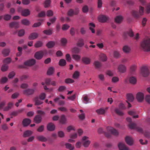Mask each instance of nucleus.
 <instances>
[{
	"mask_svg": "<svg viewBox=\"0 0 150 150\" xmlns=\"http://www.w3.org/2000/svg\"><path fill=\"white\" fill-rule=\"evenodd\" d=\"M36 91V88H34L32 89L28 88L23 91V93L27 95H30L33 94Z\"/></svg>",
	"mask_w": 150,
	"mask_h": 150,
	"instance_id": "1a4fd4ad",
	"label": "nucleus"
},
{
	"mask_svg": "<svg viewBox=\"0 0 150 150\" xmlns=\"http://www.w3.org/2000/svg\"><path fill=\"white\" fill-rule=\"evenodd\" d=\"M123 17L121 16H117L115 19V21L117 23H120L122 21Z\"/></svg>",
	"mask_w": 150,
	"mask_h": 150,
	"instance_id": "7c9ffc66",
	"label": "nucleus"
},
{
	"mask_svg": "<svg viewBox=\"0 0 150 150\" xmlns=\"http://www.w3.org/2000/svg\"><path fill=\"white\" fill-rule=\"evenodd\" d=\"M74 15V11L72 9L69 10L67 12V15L69 16H72Z\"/></svg>",
	"mask_w": 150,
	"mask_h": 150,
	"instance_id": "338daca9",
	"label": "nucleus"
},
{
	"mask_svg": "<svg viewBox=\"0 0 150 150\" xmlns=\"http://www.w3.org/2000/svg\"><path fill=\"white\" fill-rule=\"evenodd\" d=\"M98 19L100 22L104 23L106 22L108 19V18L106 16L100 15L98 17Z\"/></svg>",
	"mask_w": 150,
	"mask_h": 150,
	"instance_id": "2eb2a0df",
	"label": "nucleus"
},
{
	"mask_svg": "<svg viewBox=\"0 0 150 150\" xmlns=\"http://www.w3.org/2000/svg\"><path fill=\"white\" fill-rule=\"evenodd\" d=\"M126 120L127 121L130 123L128 126L129 128L131 129H135L137 131L139 132L143 133V132L142 129L139 127L137 126L135 123H132V119L130 117H127Z\"/></svg>",
	"mask_w": 150,
	"mask_h": 150,
	"instance_id": "7ed1b4c3",
	"label": "nucleus"
},
{
	"mask_svg": "<svg viewBox=\"0 0 150 150\" xmlns=\"http://www.w3.org/2000/svg\"><path fill=\"white\" fill-rule=\"evenodd\" d=\"M54 69L53 68L51 67L49 68L47 71V74L49 75H52L54 72Z\"/></svg>",
	"mask_w": 150,
	"mask_h": 150,
	"instance_id": "de8ad7c7",
	"label": "nucleus"
},
{
	"mask_svg": "<svg viewBox=\"0 0 150 150\" xmlns=\"http://www.w3.org/2000/svg\"><path fill=\"white\" fill-rule=\"evenodd\" d=\"M127 100L126 102L128 103V107L130 108L132 106L129 102H132L134 99V97L133 95L132 94H128L127 96Z\"/></svg>",
	"mask_w": 150,
	"mask_h": 150,
	"instance_id": "9b49d317",
	"label": "nucleus"
},
{
	"mask_svg": "<svg viewBox=\"0 0 150 150\" xmlns=\"http://www.w3.org/2000/svg\"><path fill=\"white\" fill-rule=\"evenodd\" d=\"M10 50L8 49H4L2 51V53L4 56H7L8 55L10 52Z\"/></svg>",
	"mask_w": 150,
	"mask_h": 150,
	"instance_id": "72a5a7b5",
	"label": "nucleus"
},
{
	"mask_svg": "<svg viewBox=\"0 0 150 150\" xmlns=\"http://www.w3.org/2000/svg\"><path fill=\"white\" fill-rule=\"evenodd\" d=\"M37 139L39 141L45 142L47 140V139L43 135H39L36 137Z\"/></svg>",
	"mask_w": 150,
	"mask_h": 150,
	"instance_id": "bb28decb",
	"label": "nucleus"
},
{
	"mask_svg": "<svg viewBox=\"0 0 150 150\" xmlns=\"http://www.w3.org/2000/svg\"><path fill=\"white\" fill-rule=\"evenodd\" d=\"M144 12V7L140 6L139 7V10L138 11L136 10H133L132 11V14L133 16L135 18H139L143 15Z\"/></svg>",
	"mask_w": 150,
	"mask_h": 150,
	"instance_id": "20e7f679",
	"label": "nucleus"
},
{
	"mask_svg": "<svg viewBox=\"0 0 150 150\" xmlns=\"http://www.w3.org/2000/svg\"><path fill=\"white\" fill-rule=\"evenodd\" d=\"M145 11L147 13H150V4H147L146 6Z\"/></svg>",
	"mask_w": 150,
	"mask_h": 150,
	"instance_id": "603ef678",
	"label": "nucleus"
},
{
	"mask_svg": "<svg viewBox=\"0 0 150 150\" xmlns=\"http://www.w3.org/2000/svg\"><path fill=\"white\" fill-rule=\"evenodd\" d=\"M47 128L48 131H53L55 129V126L53 123L50 122L48 124Z\"/></svg>",
	"mask_w": 150,
	"mask_h": 150,
	"instance_id": "aec40b11",
	"label": "nucleus"
},
{
	"mask_svg": "<svg viewBox=\"0 0 150 150\" xmlns=\"http://www.w3.org/2000/svg\"><path fill=\"white\" fill-rule=\"evenodd\" d=\"M94 64L96 68H99L102 66L101 63L97 61H95L94 63Z\"/></svg>",
	"mask_w": 150,
	"mask_h": 150,
	"instance_id": "ea45409f",
	"label": "nucleus"
},
{
	"mask_svg": "<svg viewBox=\"0 0 150 150\" xmlns=\"http://www.w3.org/2000/svg\"><path fill=\"white\" fill-rule=\"evenodd\" d=\"M123 36L125 37L128 36L133 37L134 36V33L132 30H129L128 31H126L123 33Z\"/></svg>",
	"mask_w": 150,
	"mask_h": 150,
	"instance_id": "4468645a",
	"label": "nucleus"
},
{
	"mask_svg": "<svg viewBox=\"0 0 150 150\" xmlns=\"http://www.w3.org/2000/svg\"><path fill=\"white\" fill-rule=\"evenodd\" d=\"M66 121L67 118L64 115H61L59 119L60 123L62 124H64L66 123Z\"/></svg>",
	"mask_w": 150,
	"mask_h": 150,
	"instance_id": "a878e982",
	"label": "nucleus"
},
{
	"mask_svg": "<svg viewBox=\"0 0 150 150\" xmlns=\"http://www.w3.org/2000/svg\"><path fill=\"white\" fill-rule=\"evenodd\" d=\"M11 18V16L8 14H5L4 16V19L5 21H9Z\"/></svg>",
	"mask_w": 150,
	"mask_h": 150,
	"instance_id": "6e6d98bb",
	"label": "nucleus"
},
{
	"mask_svg": "<svg viewBox=\"0 0 150 150\" xmlns=\"http://www.w3.org/2000/svg\"><path fill=\"white\" fill-rule=\"evenodd\" d=\"M82 61L83 63L86 64H88L91 62V59L87 57H84L82 59Z\"/></svg>",
	"mask_w": 150,
	"mask_h": 150,
	"instance_id": "c756f323",
	"label": "nucleus"
},
{
	"mask_svg": "<svg viewBox=\"0 0 150 150\" xmlns=\"http://www.w3.org/2000/svg\"><path fill=\"white\" fill-rule=\"evenodd\" d=\"M122 49L124 52L126 53H129L130 51V48L129 47L126 45L124 46Z\"/></svg>",
	"mask_w": 150,
	"mask_h": 150,
	"instance_id": "c9c22d12",
	"label": "nucleus"
},
{
	"mask_svg": "<svg viewBox=\"0 0 150 150\" xmlns=\"http://www.w3.org/2000/svg\"><path fill=\"white\" fill-rule=\"evenodd\" d=\"M73 58L75 60L78 61L80 59V56L79 55L74 54L72 55Z\"/></svg>",
	"mask_w": 150,
	"mask_h": 150,
	"instance_id": "5fc2aeb1",
	"label": "nucleus"
},
{
	"mask_svg": "<svg viewBox=\"0 0 150 150\" xmlns=\"http://www.w3.org/2000/svg\"><path fill=\"white\" fill-rule=\"evenodd\" d=\"M34 101L35 102V105L36 106L40 105L43 103V102L40 100L38 96H36L34 98Z\"/></svg>",
	"mask_w": 150,
	"mask_h": 150,
	"instance_id": "dca6fc26",
	"label": "nucleus"
},
{
	"mask_svg": "<svg viewBox=\"0 0 150 150\" xmlns=\"http://www.w3.org/2000/svg\"><path fill=\"white\" fill-rule=\"evenodd\" d=\"M21 23L23 25L28 26L30 23V21L27 19H23L21 21Z\"/></svg>",
	"mask_w": 150,
	"mask_h": 150,
	"instance_id": "f704fd0d",
	"label": "nucleus"
},
{
	"mask_svg": "<svg viewBox=\"0 0 150 150\" xmlns=\"http://www.w3.org/2000/svg\"><path fill=\"white\" fill-rule=\"evenodd\" d=\"M70 27V26L68 25L65 24H63L62 27V29L63 30H68Z\"/></svg>",
	"mask_w": 150,
	"mask_h": 150,
	"instance_id": "4d7b16f0",
	"label": "nucleus"
},
{
	"mask_svg": "<svg viewBox=\"0 0 150 150\" xmlns=\"http://www.w3.org/2000/svg\"><path fill=\"white\" fill-rule=\"evenodd\" d=\"M60 98L57 97L54 99V101L55 103H57L58 104L60 105H63L64 104L65 102L63 100H59Z\"/></svg>",
	"mask_w": 150,
	"mask_h": 150,
	"instance_id": "393cba45",
	"label": "nucleus"
},
{
	"mask_svg": "<svg viewBox=\"0 0 150 150\" xmlns=\"http://www.w3.org/2000/svg\"><path fill=\"white\" fill-rule=\"evenodd\" d=\"M140 49L144 52H149L150 51V38H144L141 42Z\"/></svg>",
	"mask_w": 150,
	"mask_h": 150,
	"instance_id": "f03ea898",
	"label": "nucleus"
},
{
	"mask_svg": "<svg viewBox=\"0 0 150 150\" xmlns=\"http://www.w3.org/2000/svg\"><path fill=\"white\" fill-rule=\"evenodd\" d=\"M118 69L120 72L124 73L126 70V67L125 65L123 64H120L119 66Z\"/></svg>",
	"mask_w": 150,
	"mask_h": 150,
	"instance_id": "b1692460",
	"label": "nucleus"
},
{
	"mask_svg": "<svg viewBox=\"0 0 150 150\" xmlns=\"http://www.w3.org/2000/svg\"><path fill=\"white\" fill-rule=\"evenodd\" d=\"M88 138L86 136H84L82 138V143L84 147H88L91 143V141L87 140Z\"/></svg>",
	"mask_w": 150,
	"mask_h": 150,
	"instance_id": "9d476101",
	"label": "nucleus"
},
{
	"mask_svg": "<svg viewBox=\"0 0 150 150\" xmlns=\"http://www.w3.org/2000/svg\"><path fill=\"white\" fill-rule=\"evenodd\" d=\"M13 104L11 102L8 103L7 106L3 108V110L4 111H8L10 110L13 106Z\"/></svg>",
	"mask_w": 150,
	"mask_h": 150,
	"instance_id": "412c9836",
	"label": "nucleus"
},
{
	"mask_svg": "<svg viewBox=\"0 0 150 150\" xmlns=\"http://www.w3.org/2000/svg\"><path fill=\"white\" fill-rule=\"evenodd\" d=\"M53 13L52 11L51 10H49L47 11L46 15L48 17H50L53 15Z\"/></svg>",
	"mask_w": 150,
	"mask_h": 150,
	"instance_id": "680f3d73",
	"label": "nucleus"
},
{
	"mask_svg": "<svg viewBox=\"0 0 150 150\" xmlns=\"http://www.w3.org/2000/svg\"><path fill=\"white\" fill-rule=\"evenodd\" d=\"M55 45V43L53 41H50L48 42L46 45L48 48L53 47Z\"/></svg>",
	"mask_w": 150,
	"mask_h": 150,
	"instance_id": "e433bc0d",
	"label": "nucleus"
},
{
	"mask_svg": "<svg viewBox=\"0 0 150 150\" xmlns=\"http://www.w3.org/2000/svg\"><path fill=\"white\" fill-rule=\"evenodd\" d=\"M83 40L81 38L76 43V45L79 47H82L84 45Z\"/></svg>",
	"mask_w": 150,
	"mask_h": 150,
	"instance_id": "473e14b6",
	"label": "nucleus"
},
{
	"mask_svg": "<svg viewBox=\"0 0 150 150\" xmlns=\"http://www.w3.org/2000/svg\"><path fill=\"white\" fill-rule=\"evenodd\" d=\"M18 11L21 12L22 16H27L30 14V11L28 9H23L21 7L18 8Z\"/></svg>",
	"mask_w": 150,
	"mask_h": 150,
	"instance_id": "6e6552de",
	"label": "nucleus"
},
{
	"mask_svg": "<svg viewBox=\"0 0 150 150\" xmlns=\"http://www.w3.org/2000/svg\"><path fill=\"white\" fill-rule=\"evenodd\" d=\"M113 55L114 57L116 58H119L120 57L119 52L116 50H115L114 51Z\"/></svg>",
	"mask_w": 150,
	"mask_h": 150,
	"instance_id": "79ce46f5",
	"label": "nucleus"
},
{
	"mask_svg": "<svg viewBox=\"0 0 150 150\" xmlns=\"http://www.w3.org/2000/svg\"><path fill=\"white\" fill-rule=\"evenodd\" d=\"M107 132H105L102 127L99 128L98 129V132L99 134H104L106 137L108 138L111 137L112 135L117 136L119 134V132L115 129L111 127L108 126L106 127Z\"/></svg>",
	"mask_w": 150,
	"mask_h": 150,
	"instance_id": "f257e3e1",
	"label": "nucleus"
},
{
	"mask_svg": "<svg viewBox=\"0 0 150 150\" xmlns=\"http://www.w3.org/2000/svg\"><path fill=\"white\" fill-rule=\"evenodd\" d=\"M129 80L130 83L132 84H135L137 82L136 79L134 77H130Z\"/></svg>",
	"mask_w": 150,
	"mask_h": 150,
	"instance_id": "58836bf2",
	"label": "nucleus"
},
{
	"mask_svg": "<svg viewBox=\"0 0 150 150\" xmlns=\"http://www.w3.org/2000/svg\"><path fill=\"white\" fill-rule=\"evenodd\" d=\"M135 112L133 111H129L128 112V113L129 115L133 116V117L134 118H137L138 117V115H134L135 114Z\"/></svg>",
	"mask_w": 150,
	"mask_h": 150,
	"instance_id": "c03bdc74",
	"label": "nucleus"
},
{
	"mask_svg": "<svg viewBox=\"0 0 150 150\" xmlns=\"http://www.w3.org/2000/svg\"><path fill=\"white\" fill-rule=\"evenodd\" d=\"M9 26L10 28H18L19 27V24L18 22H12L9 24Z\"/></svg>",
	"mask_w": 150,
	"mask_h": 150,
	"instance_id": "5701e85b",
	"label": "nucleus"
},
{
	"mask_svg": "<svg viewBox=\"0 0 150 150\" xmlns=\"http://www.w3.org/2000/svg\"><path fill=\"white\" fill-rule=\"evenodd\" d=\"M25 30L23 29L20 30L18 32V35L19 37L23 36L25 34Z\"/></svg>",
	"mask_w": 150,
	"mask_h": 150,
	"instance_id": "bf43d9fd",
	"label": "nucleus"
},
{
	"mask_svg": "<svg viewBox=\"0 0 150 150\" xmlns=\"http://www.w3.org/2000/svg\"><path fill=\"white\" fill-rule=\"evenodd\" d=\"M83 102L85 104H87L90 103L89 99L86 96H84L83 98Z\"/></svg>",
	"mask_w": 150,
	"mask_h": 150,
	"instance_id": "37998d69",
	"label": "nucleus"
},
{
	"mask_svg": "<svg viewBox=\"0 0 150 150\" xmlns=\"http://www.w3.org/2000/svg\"><path fill=\"white\" fill-rule=\"evenodd\" d=\"M67 42V41L66 38H62L61 40V44L63 46H65Z\"/></svg>",
	"mask_w": 150,
	"mask_h": 150,
	"instance_id": "a19ab883",
	"label": "nucleus"
},
{
	"mask_svg": "<svg viewBox=\"0 0 150 150\" xmlns=\"http://www.w3.org/2000/svg\"><path fill=\"white\" fill-rule=\"evenodd\" d=\"M31 122V121L30 119L25 118L23 120L22 123L24 127H26L30 124Z\"/></svg>",
	"mask_w": 150,
	"mask_h": 150,
	"instance_id": "cd10ccee",
	"label": "nucleus"
},
{
	"mask_svg": "<svg viewBox=\"0 0 150 150\" xmlns=\"http://www.w3.org/2000/svg\"><path fill=\"white\" fill-rule=\"evenodd\" d=\"M42 45V43L41 41H38L35 45V46L36 48L41 47Z\"/></svg>",
	"mask_w": 150,
	"mask_h": 150,
	"instance_id": "8fccbe9b",
	"label": "nucleus"
},
{
	"mask_svg": "<svg viewBox=\"0 0 150 150\" xmlns=\"http://www.w3.org/2000/svg\"><path fill=\"white\" fill-rule=\"evenodd\" d=\"M43 32L45 34L48 35H51L52 33V30L50 29L44 30Z\"/></svg>",
	"mask_w": 150,
	"mask_h": 150,
	"instance_id": "052dcab7",
	"label": "nucleus"
},
{
	"mask_svg": "<svg viewBox=\"0 0 150 150\" xmlns=\"http://www.w3.org/2000/svg\"><path fill=\"white\" fill-rule=\"evenodd\" d=\"M125 140L127 143L129 145H132L133 143V138L130 137H127L125 138Z\"/></svg>",
	"mask_w": 150,
	"mask_h": 150,
	"instance_id": "6ab92c4d",
	"label": "nucleus"
},
{
	"mask_svg": "<svg viewBox=\"0 0 150 150\" xmlns=\"http://www.w3.org/2000/svg\"><path fill=\"white\" fill-rule=\"evenodd\" d=\"M79 75V72L77 71H75L73 75V78L76 79L77 78Z\"/></svg>",
	"mask_w": 150,
	"mask_h": 150,
	"instance_id": "13d9d810",
	"label": "nucleus"
},
{
	"mask_svg": "<svg viewBox=\"0 0 150 150\" xmlns=\"http://www.w3.org/2000/svg\"><path fill=\"white\" fill-rule=\"evenodd\" d=\"M47 51L46 50L40 51L37 52L35 54V57L37 59H40L42 58L44 54H47Z\"/></svg>",
	"mask_w": 150,
	"mask_h": 150,
	"instance_id": "39448f33",
	"label": "nucleus"
},
{
	"mask_svg": "<svg viewBox=\"0 0 150 150\" xmlns=\"http://www.w3.org/2000/svg\"><path fill=\"white\" fill-rule=\"evenodd\" d=\"M8 79L6 77H4L1 79L0 82L1 83H6L8 81Z\"/></svg>",
	"mask_w": 150,
	"mask_h": 150,
	"instance_id": "0e129e2a",
	"label": "nucleus"
},
{
	"mask_svg": "<svg viewBox=\"0 0 150 150\" xmlns=\"http://www.w3.org/2000/svg\"><path fill=\"white\" fill-rule=\"evenodd\" d=\"M66 147L67 148L69 149L70 150H73L74 149V146L69 143L65 144Z\"/></svg>",
	"mask_w": 150,
	"mask_h": 150,
	"instance_id": "09e8293b",
	"label": "nucleus"
},
{
	"mask_svg": "<svg viewBox=\"0 0 150 150\" xmlns=\"http://www.w3.org/2000/svg\"><path fill=\"white\" fill-rule=\"evenodd\" d=\"M51 3L50 0H46L45 2V8L49 7Z\"/></svg>",
	"mask_w": 150,
	"mask_h": 150,
	"instance_id": "69168bd1",
	"label": "nucleus"
},
{
	"mask_svg": "<svg viewBox=\"0 0 150 150\" xmlns=\"http://www.w3.org/2000/svg\"><path fill=\"white\" fill-rule=\"evenodd\" d=\"M141 74L144 77L148 76L149 74V71L148 67L146 66L142 67L141 69Z\"/></svg>",
	"mask_w": 150,
	"mask_h": 150,
	"instance_id": "0eeeda50",
	"label": "nucleus"
},
{
	"mask_svg": "<svg viewBox=\"0 0 150 150\" xmlns=\"http://www.w3.org/2000/svg\"><path fill=\"white\" fill-rule=\"evenodd\" d=\"M77 31V29H75L74 28H71L70 30V33L72 36L74 35L75 34V32Z\"/></svg>",
	"mask_w": 150,
	"mask_h": 150,
	"instance_id": "864d4df0",
	"label": "nucleus"
},
{
	"mask_svg": "<svg viewBox=\"0 0 150 150\" xmlns=\"http://www.w3.org/2000/svg\"><path fill=\"white\" fill-rule=\"evenodd\" d=\"M42 120L41 116L39 115H36L34 118V122L37 123H40Z\"/></svg>",
	"mask_w": 150,
	"mask_h": 150,
	"instance_id": "c85d7f7f",
	"label": "nucleus"
},
{
	"mask_svg": "<svg viewBox=\"0 0 150 150\" xmlns=\"http://www.w3.org/2000/svg\"><path fill=\"white\" fill-rule=\"evenodd\" d=\"M119 109L116 108L115 110V112L118 115L120 116H122L123 115V112L120 110V109L123 110L126 108V107L122 103H120L119 105Z\"/></svg>",
	"mask_w": 150,
	"mask_h": 150,
	"instance_id": "423d86ee",
	"label": "nucleus"
},
{
	"mask_svg": "<svg viewBox=\"0 0 150 150\" xmlns=\"http://www.w3.org/2000/svg\"><path fill=\"white\" fill-rule=\"evenodd\" d=\"M38 34L36 33H31L29 38H37L39 37Z\"/></svg>",
	"mask_w": 150,
	"mask_h": 150,
	"instance_id": "e2e57ef3",
	"label": "nucleus"
},
{
	"mask_svg": "<svg viewBox=\"0 0 150 150\" xmlns=\"http://www.w3.org/2000/svg\"><path fill=\"white\" fill-rule=\"evenodd\" d=\"M107 109V108L105 109L100 108L97 110H96V112L99 115H104L105 114Z\"/></svg>",
	"mask_w": 150,
	"mask_h": 150,
	"instance_id": "a211bd4d",
	"label": "nucleus"
},
{
	"mask_svg": "<svg viewBox=\"0 0 150 150\" xmlns=\"http://www.w3.org/2000/svg\"><path fill=\"white\" fill-rule=\"evenodd\" d=\"M88 27L92 33H95V28L96 27L95 24L93 23H90L88 24Z\"/></svg>",
	"mask_w": 150,
	"mask_h": 150,
	"instance_id": "4be33fe9",
	"label": "nucleus"
},
{
	"mask_svg": "<svg viewBox=\"0 0 150 150\" xmlns=\"http://www.w3.org/2000/svg\"><path fill=\"white\" fill-rule=\"evenodd\" d=\"M100 60L103 61H105L107 60V58L106 56L104 54H101L100 55Z\"/></svg>",
	"mask_w": 150,
	"mask_h": 150,
	"instance_id": "4c0bfd02",
	"label": "nucleus"
},
{
	"mask_svg": "<svg viewBox=\"0 0 150 150\" xmlns=\"http://www.w3.org/2000/svg\"><path fill=\"white\" fill-rule=\"evenodd\" d=\"M35 62V60L34 59H32L25 62L24 64L26 66H31L34 65Z\"/></svg>",
	"mask_w": 150,
	"mask_h": 150,
	"instance_id": "f8f14e48",
	"label": "nucleus"
},
{
	"mask_svg": "<svg viewBox=\"0 0 150 150\" xmlns=\"http://www.w3.org/2000/svg\"><path fill=\"white\" fill-rule=\"evenodd\" d=\"M33 132L30 130H27L23 134V137H24L30 136L32 134Z\"/></svg>",
	"mask_w": 150,
	"mask_h": 150,
	"instance_id": "2f4dec72",
	"label": "nucleus"
},
{
	"mask_svg": "<svg viewBox=\"0 0 150 150\" xmlns=\"http://www.w3.org/2000/svg\"><path fill=\"white\" fill-rule=\"evenodd\" d=\"M73 52L76 54L79 53L80 51V49L78 47H75L73 49Z\"/></svg>",
	"mask_w": 150,
	"mask_h": 150,
	"instance_id": "774afa93",
	"label": "nucleus"
},
{
	"mask_svg": "<svg viewBox=\"0 0 150 150\" xmlns=\"http://www.w3.org/2000/svg\"><path fill=\"white\" fill-rule=\"evenodd\" d=\"M46 95L44 93H41L39 96V98L42 100H44L46 98Z\"/></svg>",
	"mask_w": 150,
	"mask_h": 150,
	"instance_id": "49530a36",
	"label": "nucleus"
},
{
	"mask_svg": "<svg viewBox=\"0 0 150 150\" xmlns=\"http://www.w3.org/2000/svg\"><path fill=\"white\" fill-rule=\"evenodd\" d=\"M136 98L139 102H142L144 99L143 94L141 92L138 93L137 94Z\"/></svg>",
	"mask_w": 150,
	"mask_h": 150,
	"instance_id": "ddd939ff",
	"label": "nucleus"
},
{
	"mask_svg": "<svg viewBox=\"0 0 150 150\" xmlns=\"http://www.w3.org/2000/svg\"><path fill=\"white\" fill-rule=\"evenodd\" d=\"M8 66L7 64H4L1 67V70L2 71H5L7 70Z\"/></svg>",
	"mask_w": 150,
	"mask_h": 150,
	"instance_id": "a18cd8bd",
	"label": "nucleus"
},
{
	"mask_svg": "<svg viewBox=\"0 0 150 150\" xmlns=\"http://www.w3.org/2000/svg\"><path fill=\"white\" fill-rule=\"evenodd\" d=\"M118 146L120 150H129V149L122 142L118 144Z\"/></svg>",
	"mask_w": 150,
	"mask_h": 150,
	"instance_id": "f3484780",
	"label": "nucleus"
},
{
	"mask_svg": "<svg viewBox=\"0 0 150 150\" xmlns=\"http://www.w3.org/2000/svg\"><path fill=\"white\" fill-rule=\"evenodd\" d=\"M66 63V60L63 59H60L59 61V65L61 66H65Z\"/></svg>",
	"mask_w": 150,
	"mask_h": 150,
	"instance_id": "3c124183",
	"label": "nucleus"
}]
</instances>
